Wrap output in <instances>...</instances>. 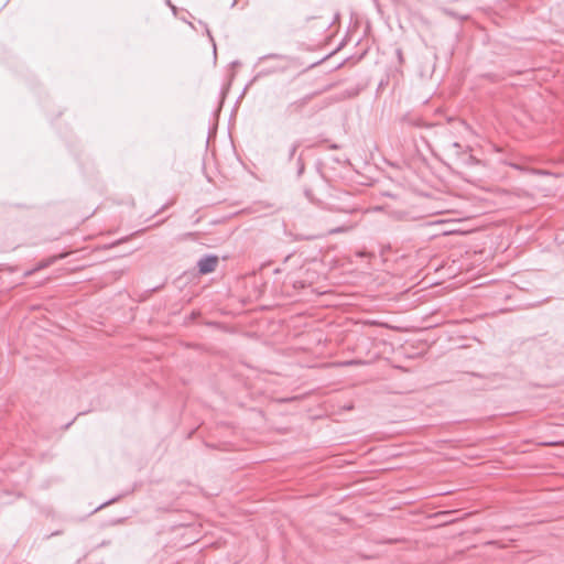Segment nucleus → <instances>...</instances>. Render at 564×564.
Instances as JSON below:
<instances>
[{"mask_svg":"<svg viewBox=\"0 0 564 564\" xmlns=\"http://www.w3.org/2000/svg\"><path fill=\"white\" fill-rule=\"evenodd\" d=\"M300 145H301L300 141H296L291 145L290 151H289V160H292L294 158Z\"/></svg>","mask_w":564,"mask_h":564,"instance_id":"39448f33","label":"nucleus"},{"mask_svg":"<svg viewBox=\"0 0 564 564\" xmlns=\"http://www.w3.org/2000/svg\"><path fill=\"white\" fill-rule=\"evenodd\" d=\"M452 145H453L454 148H456V149H459V148H460V144H459L458 142H453V144H452Z\"/></svg>","mask_w":564,"mask_h":564,"instance_id":"6e6552de","label":"nucleus"},{"mask_svg":"<svg viewBox=\"0 0 564 564\" xmlns=\"http://www.w3.org/2000/svg\"><path fill=\"white\" fill-rule=\"evenodd\" d=\"M405 122H408L410 126H413V127H427V124H425V122L420 118V117H410V116H406L404 117L403 119Z\"/></svg>","mask_w":564,"mask_h":564,"instance_id":"7ed1b4c3","label":"nucleus"},{"mask_svg":"<svg viewBox=\"0 0 564 564\" xmlns=\"http://www.w3.org/2000/svg\"><path fill=\"white\" fill-rule=\"evenodd\" d=\"M109 503H110V502H105V503L100 505L98 508H96V509H95V511H97V510H99V509L104 508L105 506H107V505H109Z\"/></svg>","mask_w":564,"mask_h":564,"instance_id":"0eeeda50","label":"nucleus"},{"mask_svg":"<svg viewBox=\"0 0 564 564\" xmlns=\"http://www.w3.org/2000/svg\"><path fill=\"white\" fill-rule=\"evenodd\" d=\"M304 104H305V100H301L300 102H296V104H292V105H290V108H291V107H296V108H299V107L303 106Z\"/></svg>","mask_w":564,"mask_h":564,"instance_id":"423d86ee","label":"nucleus"},{"mask_svg":"<svg viewBox=\"0 0 564 564\" xmlns=\"http://www.w3.org/2000/svg\"><path fill=\"white\" fill-rule=\"evenodd\" d=\"M352 228H354L352 224H344V225H341L339 227L329 229L328 230V235L347 232V231L351 230Z\"/></svg>","mask_w":564,"mask_h":564,"instance_id":"20e7f679","label":"nucleus"},{"mask_svg":"<svg viewBox=\"0 0 564 564\" xmlns=\"http://www.w3.org/2000/svg\"><path fill=\"white\" fill-rule=\"evenodd\" d=\"M219 259L217 256L208 254L200 258L197 262L198 271L202 274H208L216 270Z\"/></svg>","mask_w":564,"mask_h":564,"instance_id":"f257e3e1","label":"nucleus"},{"mask_svg":"<svg viewBox=\"0 0 564 564\" xmlns=\"http://www.w3.org/2000/svg\"><path fill=\"white\" fill-rule=\"evenodd\" d=\"M67 254L68 253L64 252V253H59L57 256H53V257L40 262L36 268H34L31 271H28L25 273V275H31L33 272H35L37 270L45 269V268L50 267L51 264H53L54 262H56L57 260L66 258Z\"/></svg>","mask_w":564,"mask_h":564,"instance_id":"f03ea898","label":"nucleus"},{"mask_svg":"<svg viewBox=\"0 0 564 564\" xmlns=\"http://www.w3.org/2000/svg\"><path fill=\"white\" fill-rule=\"evenodd\" d=\"M303 170H304V166H303V164H301V166H300V173H301Z\"/></svg>","mask_w":564,"mask_h":564,"instance_id":"1a4fd4ad","label":"nucleus"}]
</instances>
